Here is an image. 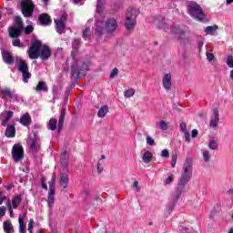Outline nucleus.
I'll return each instance as SVG.
<instances>
[{
    "label": "nucleus",
    "instance_id": "obj_7",
    "mask_svg": "<svg viewBox=\"0 0 233 233\" xmlns=\"http://www.w3.org/2000/svg\"><path fill=\"white\" fill-rule=\"evenodd\" d=\"M0 97L5 101V103H17L19 101V95L15 90H12L10 87L0 89Z\"/></svg>",
    "mask_w": 233,
    "mask_h": 233
},
{
    "label": "nucleus",
    "instance_id": "obj_59",
    "mask_svg": "<svg viewBox=\"0 0 233 233\" xmlns=\"http://www.w3.org/2000/svg\"><path fill=\"white\" fill-rule=\"evenodd\" d=\"M133 187L135 188H137V190H139V182L138 181H135L134 184H133Z\"/></svg>",
    "mask_w": 233,
    "mask_h": 233
},
{
    "label": "nucleus",
    "instance_id": "obj_37",
    "mask_svg": "<svg viewBox=\"0 0 233 233\" xmlns=\"http://www.w3.org/2000/svg\"><path fill=\"white\" fill-rule=\"evenodd\" d=\"M136 94V90L134 88L127 89L125 91L124 96L125 97H132Z\"/></svg>",
    "mask_w": 233,
    "mask_h": 233
},
{
    "label": "nucleus",
    "instance_id": "obj_11",
    "mask_svg": "<svg viewBox=\"0 0 233 233\" xmlns=\"http://www.w3.org/2000/svg\"><path fill=\"white\" fill-rule=\"evenodd\" d=\"M117 20L116 18H108L105 24V30L106 34H114L117 30Z\"/></svg>",
    "mask_w": 233,
    "mask_h": 233
},
{
    "label": "nucleus",
    "instance_id": "obj_5",
    "mask_svg": "<svg viewBox=\"0 0 233 233\" xmlns=\"http://www.w3.org/2000/svg\"><path fill=\"white\" fill-rule=\"evenodd\" d=\"M137 10L129 7L126 13V20L124 23V26L127 32H134V28H136V25L137 24Z\"/></svg>",
    "mask_w": 233,
    "mask_h": 233
},
{
    "label": "nucleus",
    "instance_id": "obj_3",
    "mask_svg": "<svg viewBox=\"0 0 233 233\" xmlns=\"http://www.w3.org/2000/svg\"><path fill=\"white\" fill-rule=\"evenodd\" d=\"M157 25L161 30H165L167 34H175V35H185V31L179 27V25L172 21H165V18L159 16L157 19Z\"/></svg>",
    "mask_w": 233,
    "mask_h": 233
},
{
    "label": "nucleus",
    "instance_id": "obj_61",
    "mask_svg": "<svg viewBox=\"0 0 233 233\" xmlns=\"http://www.w3.org/2000/svg\"><path fill=\"white\" fill-rule=\"evenodd\" d=\"M10 217L14 218V210L12 209V207L9 208Z\"/></svg>",
    "mask_w": 233,
    "mask_h": 233
},
{
    "label": "nucleus",
    "instance_id": "obj_4",
    "mask_svg": "<svg viewBox=\"0 0 233 233\" xmlns=\"http://www.w3.org/2000/svg\"><path fill=\"white\" fill-rule=\"evenodd\" d=\"M187 14L196 21H199L200 23H205L207 21V15H205V11L201 8V5L197 2L190 1L187 5Z\"/></svg>",
    "mask_w": 233,
    "mask_h": 233
},
{
    "label": "nucleus",
    "instance_id": "obj_19",
    "mask_svg": "<svg viewBox=\"0 0 233 233\" xmlns=\"http://www.w3.org/2000/svg\"><path fill=\"white\" fill-rule=\"evenodd\" d=\"M163 86L167 90L172 88V75L166 74L162 79Z\"/></svg>",
    "mask_w": 233,
    "mask_h": 233
},
{
    "label": "nucleus",
    "instance_id": "obj_42",
    "mask_svg": "<svg viewBox=\"0 0 233 233\" xmlns=\"http://www.w3.org/2000/svg\"><path fill=\"white\" fill-rule=\"evenodd\" d=\"M119 74V69H117L116 67H115L110 75H109V79H114L117 75Z\"/></svg>",
    "mask_w": 233,
    "mask_h": 233
},
{
    "label": "nucleus",
    "instance_id": "obj_51",
    "mask_svg": "<svg viewBox=\"0 0 233 233\" xmlns=\"http://www.w3.org/2000/svg\"><path fill=\"white\" fill-rule=\"evenodd\" d=\"M180 130L183 133L188 132V130L187 129V123H185V122L180 123Z\"/></svg>",
    "mask_w": 233,
    "mask_h": 233
},
{
    "label": "nucleus",
    "instance_id": "obj_46",
    "mask_svg": "<svg viewBox=\"0 0 233 233\" xmlns=\"http://www.w3.org/2000/svg\"><path fill=\"white\" fill-rule=\"evenodd\" d=\"M32 32H34V26L33 25H27L25 28V34L26 35H30V34H32Z\"/></svg>",
    "mask_w": 233,
    "mask_h": 233
},
{
    "label": "nucleus",
    "instance_id": "obj_58",
    "mask_svg": "<svg viewBox=\"0 0 233 233\" xmlns=\"http://www.w3.org/2000/svg\"><path fill=\"white\" fill-rule=\"evenodd\" d=\"M96 168H97L98 174H101V172H103V167H101V163H98V164H97Z\"/></svg>",
    "mask_w": 233,
    "mask_h": 233
},
{
    "label": "nucleus",
    "instance_id": "obj_52",
    "mask_svg": "<svg viewBox=\"0 0 233 233\" xmlns=\"http://www.w3.org/2000/svg\"><path fill=\"white\" fill-rule=\"evenodd\" d=\"M172 181H174V175L169 176L166 181H165V185H170V183H172Z\"/></svg>",
    "mask_w": 233,
    "mask_h": 233
},
{
    "label": "nucleus",
    "instance_id": "obj_62",
    "mask_svg": "<svg viewBox=\"0 0 233 233\" xmlns=\"http://www.w3.org/2000/svg\"><path fill=\"white\" fill-rule=\"evenodd\" d=\"M84 0H73V3H75V5H79V3H83Z\"/></svg>",
    "mask_w": 233,
    "mask_h": 233
},
{
    "label": "nucleus",
    "instance_id": "obj_53",
    "mask_svg": "<svg viewBox=\"0 0 233 233\" xmlns=\"http://www.w3.org/2000/svg\"><path fill=\"white\" fill-rule=\"evenodd\" d=\"M185 139L187 143H190V133L188 131L184 132Z\"/></svg>",
    "mask_w": 233,
    "mask_h": 233
},
{
    "label": "nucleus",
    "instance_id": "obj_8",
    "mask_svg": "<svg viewBox=\"0 0 233 233\" xmlns=\"http://www.w3.org/2000/svg\"><path fill=\"white\" fill-rule=\"evenodd\" d=\"M9 35L13 39H15L23 34V31L25 30L23 19L20 16L15 17V26L10 27L9 29Z\"/></svg>",
    "mask_w": 233,
    "mask_h": 233
},
{
    "label": "nucleus",
    "instance_id": "obj_21",
    "mask_svg": "<svg viewBox=\"0 0 233 233\" xmlns=\"http://www.w3.org/2000/svg\"><path fill=\"white\" fill-rule=\"evenodd\" d=\"M25 218H26V212L19 215L18 223H19V232L20 233H25V230H26V226L25 225Z\"/></svg>",
    "mask_w": 233,
    "mask_h": 233
},
{
    "label": "nucleus",
    "instance_id": "obj_24",
    "mask_svg": "<svg viewBox=\"0 0 233 233\" xmlns=\"http://www.w3.org/2000/svg\"><path fill=\"white\" fill-rule=\"evenodd\" d=\"M56 30L58 34H65V29L66 28V24L55 20Z\"/></svg>",
    "mask_w": 233,
    "mask_h": 233
},
{
    "label": "nucleus",
    "instance_id": "obj_48",
    "mask_svg": "<svg viewBox=\"0 0 233 233\" xmlns=\"http://www.w3.org/2000/svg\"><path fill=\"white\" fill-rule=\"evenodd\" d=\"M203 157L204 161H206V163H208V161H210V153L208 151H204Z\"/></svg>",
    "mask_w": 233,
    "mask_h": 233
},
{
    "label": "nucleus",
    "instance_id": "obj_14",
    "mask_svg": "<svg viewBox=\"0 0 233 233\" xmlns=\"http://www.w3.org/2000/svg\"><path fill=\"white\" fill-rule=\"evenodd\" d=\"M38 21L43 26H48L49 25H52V18L48 14H41L38 16Z\"/></svg>",
    "mask_w": 233,
    "mask_h": 233
},
{
    "label": "nucleus",
    "instance_id": "obj_31",
    "mask_svg": "<svg viewBox=\"0 0 233 233\" xmlns=\"http://www.w3.org/2000/svg\"><path fill=\"white\" fill-rule=\"evenodd\" d=\"M47 127L49 130H57V119L51 118L48 122Z\"/></svg>",
    "mask_w": 233,
    "mask_h": 233
},
{
    "label": "nucleus",
    "instance_id": "obj_23",
    "mask_svg": "<svg viewBox=\"0 0 233 233\" xmlns=\"http://www.w3.org/2000/svg\"><path fill=\"white\" fill-rule=\"evenodd\" d=\"M36 92H48V86L45 81H39L37 86L35 87Z\"/></svg>",
    "mask_w": 233,
    "mask_h": 233
},
{
    "label": "nucleus",
    "instance_id": "obj_25",
    "mask_svg": "<svg viewBox=\"0 0 233 233\" xmlns=\"http://www.w3.org/2000/svg\"><path fill=\"white\" fill-rule=\"evenodd\" d=\"M60 187H63V188H66L68 187V174L62 173L60 176V181H59Z\"/></svg>",
    "mask_w": 233,
    "mask_h": 233
},
{
    "label": "nucleus",
    "instance_id": "obj_33",
    "mask_svg": "<svg viewBox=\"0 0 233 233\" xmlns=\"http://www.w3.org/2000/svg\"><path fill=\"white\" fill-rule=\"evenodd\" d=\"M22 80L24 81V83H28V79H30V77H32V74L30 73V71H28V69L26 71H22Z\"/></svg>",
    "mask_w": 233,
    "mask_h": 233
},
{
    "label": "nucleus",
    "instance_id": "obj_22",
    "mask_svg": "<svg viewBox=\"0 0 233 233\" xmlns=\"http://www.w3.org/2000/svg\"><path fill=\"white\" fill-rule=\"evenodd\" d=\"M5 137H15V125H9L5 131Z\"/></svg>",
    "mask_w": 233,
    "mask_h": 233
},
{
    "label": "nucleus",
    "instance_id": "obj_1",
    "mask_svg": "<svg viewBox=\"0 0 233 233\" xmlns=\"http://www.w3.org/2000/svg\"><path fill=\"white\" fill-rule=\"evenodd\" d=\"M29 59H40L42 61H48L52 56V49L46 45H43L40 40L35 39L31 43V46L27 51Z\"/></svg>",
    "mask_w": 233,
    "mask_h": 233
},
{
    "label": "nucleus",
    "instance_id": "obj_43",
    "mask_svg": "<svg viewBox=\"0 0 233 233\" xmlns=\"http://www.w3.org/2000/svg\"><path fill=\"white\" fill-rule=\"evenodd\" d=\"M13 46H18V48H23V44L21 43V40H19V38H15L13 40Z\"/></svg>",
    "mask_w": 233,
    "mask_h": 233
},
{
    "label": "nucleus",
    "instance_id": "obj_45",
    "mask_svg": "<svg viewBox=\"0 0 233 233\" xmlns=\"http://www.w3.org/2000/svg\"><path fill=\"white\" fill-rule=\"evenodd\" d=\"M226 64L228 65V68H233V56H228Z\"/></svg>",
    "mask_w": 233,
    "mask_h": 233
},
{
    "label": "nucleus",
    "instance_id": "obj_30",
    "mask_svg": "<svg viewBox=\"0 0 233 233\" xmlns=\"http://www.w3.org/2000/svg\"><path fill=\"white\" fill-rule=\"evenodd\" d=\"M21 201H23L21 195L15 196L12 201L13 208H17L21 205Z\"/></svg>",
    "mask_w": 233,
    "mask_h": 233
},
{
    "label": "nucleus",
    "instance_id": "obj_44",
    "mask_svg": "<svg viewBox=\"0 0 233 233\" xmlns=\"http://www.w3.org/2000/svg\"><path fill=\"white\" fill-rule=\"evenodd\" d=\"M146 141H147V145H149V147H154V145H156L154 138H152V137H150V136H147Z\"/></svg>",
    "mask_w": 233,
    "mask_h": 233
},
{
    "label": "nucleus",
    "instance_id": "obj_40",
    "mask_svg": "<svg viewBox=\"0 0 233 233\" xmlns=\"http://www.w3.org/2000/svg\"><path fill=\"white\" fill-rule=\"evenodd\" d=\"M67 19H68V15L66 13H63L62 15L60 16V19H56V21L60 23H64L66 25Z\"/></svg>",
    "mask_w": 233,
    "mask_h": 233
},
{
    "label": "nucleus",
    "instance_id": "obj_26",
    "mask_svg": "<svg viewBox=\"0 0 233 233\" xmlns=\"http://www.w3.org/2000/svg\"><path fill=\"white\" fill-rule=\"evenodd\" d=\"M4 232L14 233V225H12V221L10 220L4 221Z\"/></svg>",
    "mask_w": 233,
    "mask_h": 233
},
{
    "label": "nucleus",
    "instance_id": "obj_56",
    "mask_svg": "<svg viewBox=\"0 0 233 233\" xmlns=\"http://www.w3.org/2000/svg\"><path fill=\"white\" fill-rule=\"evenodd\" d=\"M206 56H207V59L208 60H209V61H213L214 60V54L207 53Z\"/></svg>",
    "mask_w": 233,
    "mask_h": 233
},
{
    "label": "nucleus",
    "instance_id": "obj_16",
    "mask_svg": "<svg viewBox=\"0 0 233 233\" xmlns=\"http://www.w3.org/2000/svg\"><path fill=\"white\" fill-rule=\"evenodd\" d=\"M66 116V108L65 106H62V109L60 111V116L58 118V132L63 130V126L65 125V117Z\"/></svg>",
    "mask_w": 233,
    "mask_h": 233
},
{
    "label": "nucleus",
    "instance_id": "obj_60",
    "mask_svg": "<svg viewBox=\"0 0 233 233\" xmlns=\"http://www.w3.org/2000/svg\"><path fill=\"white\" fill-rule=\"evenodd\" d=\"M42 188H44L45 190H48V186L46 185V183H42Z\"/></svg>",
    "mask_w": 233,
    "mask_h": 233
},
{
    "label": "nucleus",
    "instance_id": "obj_29",
    "mask_svg": "<svg viewBox=\"0 0 233 233\" xmlns=\"http://www.w3.org/2000/svg\"><path fill=\"white\" fill-rule=\"evenodd\" d=\"M106 114H108V106L105 105L102 106L97 112V116L99 117H105V116H106Z\"/></svg>",
    "mask_w": 233,
    "mask_h": 233
},
{
    "label": "nucleus",
    "instance_id": "obj_12",
    "mask_svg": "<svg viewBox=\"0 0 233 233\" xmlns=\"http://www.w3.org/2000/svg\"><path fill=\"white\" fill-rule=\"evenodd\" d=\"M14 117V111H4L0 114L2 127H8V121Z\"/></svg>",
    "mask_w": 233,
    "mask_h": 233
},
{
    "label": "nucleus",
    "instance_id": "obj_41",
    "mask_svg": "<svg viewBox=\"0 0 233 233\" xmlns=\"http://www.w3.org/2000/svg\"><path fill=\"white\" fill-rule=\"evenodd\" d=\"M208 147H209L211 150H218V142H217L216 140H211V141L209 142Z\"/></svg>",
    "mask_w": 233,
    "mask_h": 233
},
{
    "label": "nucleus",
    "instance_id": "obj_49",
    "mask_svg": "<svg viewBox=\"0 0 233 233\" xmlns=\"http://www.w3.org/2000/svg\"><path fill=\"white\" fill-rule=\"evenodd\" d=\"M161 157L168 159V157H170V152H168V149L162 150Z\"/></svg>",
    "mask_w": 233,
    "mask_h": 233
},
{
    "label": "nucleus",
    "instance_id": "obj_9",
    "mask_svg": "<svg viewBox=\"0 0 233 233\" xmlns=\"http://www.w3.org/2000/svg\"><path fill=\"white\" fill-rule=\"evenodd\" d=\"M20 6L24 17H32V15H34V8H35V5L32 0H22Z\"/></svg>",
    "mask_w": 233,
    "mask_h": 233
},
{
    "label": "nucleus",
    "instance_id": "obj_34",
    "mask_svg": "<svg viewBox=\"0 0 233 233\" xmlns=\"http://www.w3.org/2000/svg\"><path fill=\"white\" fill-rule=\"evenodd\" d=\"M216 30H218V25H208L206 27L205 33L209 34L210 35H213Z\"/></svg>",
    "mask_w": 233,
    "mask_h": 233
},
{
    "label": "nucleus",
    "instance_id": "obj_64",
    "mask_svg": "<svg viewBox=\"0 0 233 233\" xmlns=\"http://www.w3.org/2000/svg\"><path fill=\"white\" fill-rule=\"evenodd\" d=\"M5 199H6V197H3L0 198V205H3V201H5Z\"/></svg>",
    "mask_w": 233,
    "mask_h": 233
},
{
    "label": "nucleus",
    "instance_id": "obj_28",
    "mask_svg": "<svg viewBox=\"0 0 233 233\" xmlns=\"http://www.w3.org/2000/svg\"><path fill=\"white\" fill-rule=\"evenodd\" d=\"M61 165L64 168L68 167V152L64 151L61 155Z\"/></svg>",
    "mask_w": 233,
    "mask_h": 233
},
{
    "label": "nucleus",
    "instance_id": "obj_36",
    "mask_svg": "<svg viewBox=\"0 0 233 233\" xmlns=\"http://www.w3.org/2000/svg\"><path fill=\"white\" fill-rule=\"evenodd\" d=\"M157 127L160 128V130H168V124L165 122V120H161L160 122H157Z\"/></svg>",
    "mask_w": 233,
    "mask_h": 233
},
{
    "label": "nucleus",
    "instance_id": "obj_13",
    "mask_svg": "<svg viewBox=\"0 0 233 233\" xmlns=\"http://www.w3.org/2000/svg\"><path fill=\"white\" fill-rule=\"evenodd\" d=\"M213 116L214 118L211 119L209 127L211 128H216V127H218V125L219 124V110L218 109V107L213 108Z\"/></svg>",
    "mask_w": 233,
    "mask_h": 233
},
{
    "label": "nucleus",
    "instance_id": "obj_35",
    "mask_svg": "<svg viewBox=\"0 0 233 233\" xmlns=\"http://www.w3.org/2000/svg\"><path fill=\"white\" fill-rule=\"evenodd\" d=\"M105 6V0H97L96 2V12L102 14Z\"/></svg>",
    "mask_w": 233,
    "mask_h": 233
},
{
    "label": "nucleus",
    "instance_id": "obj_15",
    "mask_svg": "<svg viewBox=\"0 0 233 233\" xmlns=\"http://www.w3.org/2000/svg\"><path fill=\"white\" fill-rule=\"evenodd\" d=\"M2 57L5 65H14L15 58L14 56H12V53L8 51H2Z\"/></svg>",
    "mask_w": 233,
    "mask_h": 233
},
{
    "label": "nucleus",
    "instance_id": "obj_32",
    "mask_svg": "<svg viewBox=\"0 0 233 233\" xmlns=\"http://www.w3.org/2000/svg\"><path fill=\"white\" fill-rule=\"evenodd\" d=\"M153 155L150 151H146L143 155L142 160L144 163H150L152 161Z\"/></svg>",
    "mask_w": 233,
    "mask_h": 233
},
{
    "label": "nucleus",
    "instance_id": "obj_57",
    "mask_svg": "<svg viewBox=\"0 0 233 233\" xmlns=\"http://www.w3.org/2000/svg\"><path fill=\"white\" fill-rule=\"evenodd\" d=\"M198 134H199L198 129H193L192 132H191V137H198Z\"/></svg>",
    "mask_w": 233,
    "mask_h": 233
},
{
    "label": "nucleus",
    "instance_id": "obj_2",
    "mask_svg": "<svg viewBox=\"0 0 233 233\" xmlns=\"http://www.w3.org/2000/svg\"><path fill=\"white\" fill-rule=\"evenodd\" d=\"M194 165V158L191 156H187L182 168V173L180 177V182L177 186V194L175 197V201H177L181 198V194L185 192V186L190 179H192V166Z\"/></svg>",
    "mask_w": 233,
    "mask_h": 233
},
{
    "label": "nucleus",
    "instance_id": "obj_20",
    "mask_svg": "<svg viewBox=\"0 0 233 233\" xmlns=\"http://www.w3.org/2000/svg\"><path fill=\"white\" fill-rule=\"evenodd\" d=\"M20 123L23 125V127H30V125H32V116H30V114H24L20 117Z\"/></svg>",
    "mask_w": 233,
    "mask_h": 233
},
{
    "label": "nucleus",
    "instance_id": "obj_38",
    "mask_svg": "<svg viewBox=\"0 0 233 233\" xmlns=\"http://www.w3.org/2000/svg\"><path fill=\"white\" fill-rule=\"evenodd\" d=\"M104 31H105V27L97 25V26L95 30V34H96V35H103Z\"/></svg>",
    "mask_w": 233,
    "mask_h": 233
},
{
    "label": "nucleus",
    "instance_id": "obj_18",
    "mask_svg": "<svg viewBox=\"0 0 233 233\" xmlns=\"http://www.w3.org/2000/svg\"><path fill=\"white\" fill-rule=\"evenodd\" d=\"M30 150L35 154V152H38L39 150V137L37 136H34V137L31 139V144L29 145Z\"/></svg>",
    "mask_w": 233,
    "mask_h": 233
},
{
    "label": "nucleus",
    "instance_id": "obj_47",
    "mask_svg": "<svg viewBox=\"0 0 233 233\" xmlns=\"http://www.w3.org/2000/svg\"><path fill=\"white\" fill-rule=\"evenodd\" d=\"M84 39H88L90 37V27H86L83 32Z\"/></svg>",
    "mask_w": 233,
    "mask_h": 233
},
{
    "label": "nucleus",
    "instance_id": "obj_55",
    "mask_svg": "<svg viewBox=\"0 0 233 233\" xmlns=\"http://www.w3.org/2000/svg\"><path fill=\"white\" fill-rule=\"evenodd\" d=\"M35 225V222L34 221V218H30L28 223V228L34 229V226Z\"/></svg>",
    "mask_w": 233,
    "mask_h": 233
},
{
    "label": "nucleus",
    "instance_id": "obj_63",
    "mask_svg": "<svg viewBox=\"0 0 233 233\" xmlns=\"http://www.w3.org/2000/svg\"><path fill=\"white\" fill-rule=\"evenodd\" d=\"M42 183H46V177H42L41 178V184Z\"/></svg>",
    "mask_w": 233,
    "mask_h": 233
},
{
    "label": "nucleus",
    "instance_id": "obj_54",
    "mask_svg": "<svg viewBox=\"0 0 233 233\" xmlns=\"http://www.w3.org/2000/svg\"><path fill=\"white\" fill-rule=\"evenodd\" d=\"M5 213H6V208L5 206H2L0 208V218H3V216H5Z\"/></svg>",
    "mask_w": 233,
    "mask_h": 233
},
{
    "label": "nucleus",
    "instance_id": "obj_50",
    "mask_svg": "<svg viewBox=\"0 0 233 233\" xmlns=\"http://www.w3.org/2000/svg\"><path fill=\"white\" fill-rule=\"evenodd\" d=\"M177 163V155L172 156L171 167L172 168L176 167V164Z\"/></svg>",
    "mask_w": 233,
    "mask_h": 233
},
{
    "label": "nucleus",
    "instance_id": "obj_6",
    "mask_svg": "<svg viewBox=\"0 0 233 233\" xmlns=\"http://www.w3.org/2000/svg\"><path fill=\"white\" fill-rule=\"evenodd\" d=\"M79 46H81V38H74L72 41V51L71 57L74 61L73 66H71V74L72 76H79V66H77V53L79 52Z\"/></svg>",
    "mask_w": 233,
    "mask_h": 233
},
{
    "label": "nucleus",
    "instance_id": "obj_27",
    "mask_svg": "<svg viewBox=\"0 0 233 233\" xmlns=\"http://www.w3.org/2000/svg\"><path fill=\"white\" fill-rule=\"evenodd\" d=\"M56 192L49 191L47 196V204L49 208L54 207V203L56 202Z\"/></svg>",
    "mask_w": 233,
    "mask_h": 233
},
{
    "label": "nucleus",
    "instance_id": "obj_39",
    "mask_svg": "<svg viewBox=\"0 0 233 233\" xmlns=\"http://www.w3.org/2000/svg\"><path fill=\"white\" fill-rule=\"evenodd\" d=\"M49 192H56V177H52V182L49 185Z\"/></svg>",
    "mask_w": 233,
    "mask_h": 233
},
{
    "label": "nucleus",
    "instance_id": "obj_17",
    "mask_svg": "<svg viewBox=\"0 0 233 233\" xmlns=\"http://www.w3.org/2000/svg\"><path fill=\"white\" fill-rule=\"evenodd\" d=\"M16 65L18 68V72H25L28 70V64L26 61L23 60L21 57H16Z\"/></svg>",
    "mask_w": 233,
    "mask_h": 233
},
{
    "label": "nucleus",
    "instance_id": "obj_10",
    "mask_svg": "<svg viewBox=\"0 0 233 233\" xmlns=\"http://www.w3.org/2000/svg\"><path fill=\"white\" fill-rule=\"evenodd\" d=\"M12 157L15 163H19L22 161L23 157H25V150L23 149V146L16 144L12 148Z\"/></svg>",
    "mask_w": 233,
    "mask_h": 233
}]
</instances>
